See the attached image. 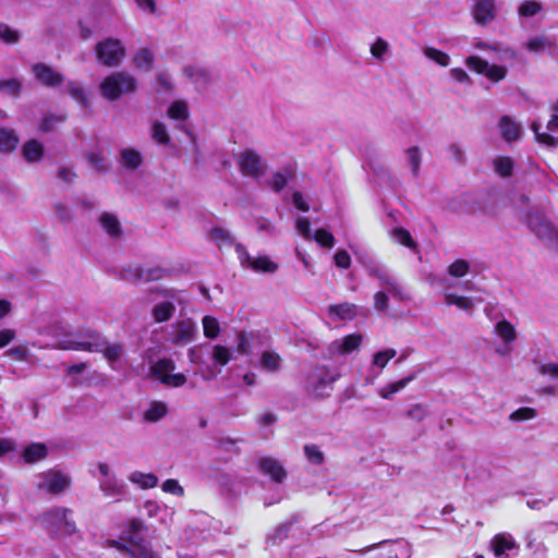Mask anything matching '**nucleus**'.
<instances>
[{"instance_id":"obj_1","label":"nucleus","mask_w":558,"mask_h":558,"mask_svg":"<svg viewBox=\"0 0 558 558\" xmlns=\"http://www.w3.org/2000/svg\"><path fill=\"white\" fill-rule=\"evenodd\" d=\"M337 379L328 366L317 364L305 375L304 390L311 398L322 399L329 396Z\"/></svg>"},{"instance_id":"obj_2","label":"nucleus","mask_w":558,"mask_h":558,"mask_svg":"<svg viewBox=\"0 0 558 558\" xmlns=\"http://www.w3.org/2000/svg\"><path fill=\"white\" fill-rule=\"evenodd\" d=\"M137 89V80L126 71H119L106 76L99 85L100 94L109 101L118 100L123 94Z\"/></svg>"},{"instance_id":"obj_3","label":"nucleus","mask_w":558,"mask_h":558,"mask_svg":"<svg viewBox=\"0 0 558 558\" xmlns=\"http://www.w3.org/2000/svg\"><path fill=\"white\" fill-rule=\"evenodd\" d=\"M146 530L147 527L141 519L133 518L125 524L120 538L132 546L136 558H157V554L151 550L143 536V532Z\"/></svg>"},{"instance_id":"obj_4","label":"nucleus","mask_w":558,"mask_h":558,"mask_svg":"<svg viewBox=\"0 0 558 558\" xmlns=\"http://www.w3.org/2000/svg\"><path fill=\"white\" fill-rule=\"evenodd\" d=\"M97 61L108 68L120 65L126 54V49L118 38L108 37L95 46Z\"/></svg>"},{"instance_id":"obj_5","label":"nucleus","mask_w":558,"mask_h":558,"mask_svg":"<svg viewBox=\"0 0 558 558\" xmlns=\"http://www.w3.org/2000/svg\"><path fill=\"white\" fill-rule=\"evenodd\" d=\"M525 223L541 241L558 246V230L543 214H529Z\"/></svg>"},{"instance_id":"obj_6","label":"nucleus","mask_w":558,"mask_h":558,"mask_svg":"<svg viewBox=\"0 0 558 558\" xmlns=\"http://www.w3.org/2000/svg\"><path fill=\"white\" fill-rule=\"evenodd\" d=\"M71 513V509L58 507L45 513L44 520L51 529L72 535L75 533L76 529L74 521L69 519V514Z\"/></svg>"},{"instance_id":"obj_7","label":"nucleus","mask_w":558,"mask_h":558,"mask_svg":"<svg viewBox=\"0 0 558 558\" xmlns=\"http://www.w3.org/2000/svg\"><path fill=\"white\" fill-rule=\"evenodd\" d=\"M32 72L35 80L48 88H57L64 82V75L54 70L51 65L37 62L32 65Z\"/></svg>"},{"instance_id":"obj_8","label":"nucleus","mask_w":558,"mask_h":558,"mask_svg":"<svg viewBox=\"0 0 558 558\" xmlns=\"http://www.w3.org/2000/svg\"><path fill=\"white\" fill-rule=\"evenodd\" d=\"M239 168L243 174L258 178L264 173L262 157L252 149H246L239 157Z\"/></svg>"},{"instance_id":"obj_9","label":"nucleus","mask_w":558,"mask_h":558,"mask_svg":"<svg viewBox=\"0 0 558 558\" xmlns=\"http://www.w3.org/2000/svg\"><path fill=\"white\" fill-rule=\"evenodd\" d=\"M48 493L58 495L71 486V477L60 470H49L43 474Z\"/></svg>"},{"instance_id":"obj_10","label":"nucleus","mask_w":558,"mask_h":558,"mask_svg":"<svg viewBox=\"0 0 558 558\" xmlns=\"http://www.w3.org/2000/svg\"><path fill=\"white\" fill-rule=\"evenodd\" d=\"M496 17V4L493 0H476L473 7V19L476 24L485 26Z\"/></svg>"},{"instance_id":"obj_11","label":"nucleus","mask_w":558,"mask_h":558,"mask_svg":"<svg viewBox=\"0 0 558 558\" xmlns=\"http://www.w3.org/2000/svg\"><path fill=\"white\" fill-rule=\"evenodd\" d=\"M258 469L265 475H268L276 483H282L287 472L282 464L272 458H262L258 461Z\"/></svg>"},{"instance_id":"obj_12","label":"nucleus","mask_w":558,"mask_h":558,"mask_svg":"<svg viewBox=\"0 0 558 558\" xmlns=\"http://www.w3.org/2000/svg\"><path fill=\"white\" fill-rule=\"evenodd\" d=\"M48 456V448L45 444L33 442L26 446L22 451V459L26 464H33L46 459Z\"/></svg>"},{"instance_id":"obj_13","label":"nucleus","mask_w":558,"mask_h":558,"mask_svg":"<svg viewBox=\"0 0 558 558\" xmlns=\"http://www.w3.org/2000/svg\"><path fill=\"white\" fill-rule=\"evenodd\" d=\"M501 137L508 142H515L521 136V126L509 116H502L499 120Z\"/></svg>"},{"instance_id":"obj_14","label":"nucleus","mask_w":558,"mask_h":558,"mask_svg":"<svg viewBox=\"0 0 558 558\" xmlns=\"http://www.w3.org/2000/svg\"><path fill=\"white\" fill-rule=\"evenodd\" d=\"M44 145L37 140H29L22 146L21 154L27 162H37L43 159Z\"/></svg>"},{"instance_id":"obj_15","label":"nucleus","mask_w":558,"mask_h":558,"mask_svg":"<svg viewBox=\"0 0 558 558\" xmlns=\"http://www.w3.org/2000/svg\"><path fill=\"white\" fill-rule=\"evenodd\" d=\"M99 223L111 238L118 239L123 233L119 219L110 213H102L99 217Z\"/></svg>"},{"instance_id":"obj_16","label":"nucleus","mask_w":558,"mask_h":558,"mask_svg":"<svg viewBox=\"0 0 558 558\" xmlns=\"http://www.w3.org/2000/svg\"><path fill=\"white\" fill-rule=\"evenodd\" d=\"M20 138L13 129L0 128V153L10 154L14 151Z\"/></svg>"},{"instance_id":"obj_17","label":"nucleus","mask_w":558,"mask_h":558,"mask_svg":"<svg viewBox=\"0 0 558 558\" xmlns=\"http://www.w3.org/2000/svg\"><path fill=\"white\" fill-rule=\"evenodd\" d=\"M417 373L418 372H413L411 374H409L407 377L400 379V380H397V381H393V383H390L388 385H386L385 387H383L379 391V395L383 399H390L392 397V395L401 391L402 389H404L411 381H413L414 379H416L417 377Z\"/></svg>"},{"instance_id":"obj_18","label":"nucleus","mask_w":558,"mask_h":558,"mask_svg":"<svg viewBox=\"0 0 558 558\" xmlns=\"http://www.w3.org/2000/svg\"><path fill=\"white\" fill-rule=\"evenodd\" d=\"M133 65L138 70L150 71L154 68L155 56L149 48H141L132 59Z\"/></svg>"},{"instance_id":"obj_19","label":"nucleus","mask_w":558,"mask_h":558,"mask_svg":"<svg viewBox=\"0 0 558 558\" xmlns=\"http://www.w3.org/2000/svg\"><path fill=\"white\" fill-rule=\"evenodd\" d=\"M291 530L290 522L277 524L266 536V543L270 546H278L289 537Z\"/></svg>"},{"instance_id":"obj_20","label":"nucleus","mask_w":558,"mask_h":558,"mask_svg":"<svg viewBox=\"0 0 558 558\" xmlns=\"http://www.w3.org/2000/svg\"><path fill=\"white\" fill-rule=\"evenodd\" d=\"M121 165L125 169L136 170L143 163L141 153L134 148H125L120 153Z\"/></svg>"},{"instance_id":"obj_21","label":"nucleus","mask_w":558,"mask_h":558,"mask_svg":"<svg viewBox=\"0 0 558 558\" xmlns=\"http://www.w3.org/2000/svg\"><path fill=\"white\" fill-rule=\"evenodd\" d=\"M78 336L82 338L80 342L85 344L97 345V350H85L86 352H100L104 350V345L107 344V340L94 329H88L84 332L78 333Z\"/></svg>"},{"instance_id":"obj_22","label":"nucleus","mask_w":558,"mask_h":558,"mask_svg":"<svg viewBox=\"0 0 558 558\" xmlns=\"http://www.w3.org/2000/svg\"><path fill=\"white\" fill-rule=\"evenodd\" d=\"M174 312V304L167 301L155 305L151 314L156 323H165L172 318Z\"/></svg>"},{"instance_id":"obj_23","label":"nucleus","mask_w":558,"mask_h":558,"mask_svg":"<svg viewBox=\"0 0 558 558\" xmlns=\"http://www.w3.org/2000/svg\"><path fill=\"white\" fill-rule=\"evenodd\" d=\"M66 114L64 113H48L41 118V121L38 126V131L41 133H49L56 130V128L63 123L66 120Z\"/></svg>"},{"instance_id":"obj_24","label":"nucleus","mask_w":558,"mask_h":558,"mask_svg":"<svg viewBox=\"0 0 558 558\" xmlns=\"http://www.w3.org/2000/svg\"><path fill=\"white\" fill-rule=\"evenodd\" d=\"M252 270L256 272H276L278 270V264L272 262L268 256L262 255L256 258H253L250 262L248 266Z\"/></svg>"},{"instance_id":"obj_25","label":"nucleus","mask_w":558,"mask_h":558,"mask_svg":"<svg viewBox=\"0 0 558 558\" xmlns=\"http://www.w3.org/2000/svg\"><path fill=\"white\" fill-rule=\"evenodd\" d=\"M363 337L361 333H350L343 337L341 344L338 348V352L342 355L350 354L351 352L359 350L362 345Z\"/></svg>"},{"instance_id":"obj_26","label":"nucleus","mask_w":558,"mask_h":558,"mask_svg":"<svg viewBox=\"0 0 558 558\" xmlns=\"http://www.w3.org/2000/svg\"><path fill=\"white\" fill-rule=\"evenodd\" d=\"M495 330L506 344H510L517 339V331L513 325L506 319L498 322L495 326Z\"/></svg>"},{"instance_id":"obj_27","label":"nucleus","mask_w":558,"mask_h":558,"mask_svg":"<svg viewBox=\"0 0 558 558\" xmlns=\"http://www.w3.org/2000/svg\"><path fill=\"white\" fill-rule=\"evenodd\" d=\"M168 413V407L161 401H154L144 413V420L147 422H158Z\"/></svg>"},{"instance_id":"obj_28","label":"nucleus","mask_w":558,"mask_h":558,"mask_svg":"<svg viewBox=\"0 0 558 558\" xmlns=\"http://www.w3.org/2000/svg\"><path fill=\"white\" fill-rule=\"evenodd\" d=\"M174 368L175 364L171 359L162 357L150 366V374L161 381V378L168 376Z\"/></svg>"},{"instance_id":"obj_29","label":"nucleus","mask_w":558,"mask_h":558,"mask_svg":"<svg viewBox=\"0 0 558 558\" xmlns=\"http://www.w3.org/2000/svg\"><path fill=\"white\" fill-rule=\"evenodd\" d=\"M514 546L515 543L504 534H497L492 539V547L496 557L502 556L506 550H511Z\"/></svg>"},{"instance_id":"obj_30","label":"nucleus","mask_w":558,"mask_h":558,"mask_svg":"<svg viewBox=\"0 0 558 558\" xmlns=\"http://www.w3.org/2000/svg\"><path fill=\"white\" fill-rule=\"evenodd\" d=\"M260 366L268 372H277L281 366V357L278 353L264 351L260 354Z\"/></svg>"},{"instance_id":"obj_31","label":"nucleus","mask_w":558,"mask_h":558,"mask_svg":"<svg viewBox=\"0 0 558 558\" xmlns=\"http://www.w3.org/2000/svg\"><path fill=\"white\" fill-rule=\"evenodd\" d=\"M130 481L137 484L142 488H154L158 484V477L153 473H143L135 471L131 474Z\"/></svg>"},{"instance_id":"obj_32","label":"nucleus","mask_w":558,"mask_h":558,"mask_svg":"<svg viewBox=\"0 0 558 558\" xmlns=\"http://www.w3.org/2000/svg\"><path fill=\"white\" fill-rule=\"evenodd\" d=\"M494 169L502 178H509L513 173V160L508 156H500L494 159Z\"/></svg>"},{"instance_id":"obj_33","label":"nucleus","mask_w":558,"mask_h":558,"mask_svg":"<svg viewBox=\"0 0 558 558\" xmlns=\"http://www.w3.org/2000/svg\"><path fill=\"white\" fill-rule=\"evenodd\" d=\"M291 178H292V171L290 168H287L284 170V172H280V171L275 172L269 182V187L274 192L279 193L286 187L289 179H291Z\"/></svg>"},{"instance_id":"obj_34","label":"nucleus","mask_w":558,"mask_h":558,"mask_svg":"<svg viewBox=\"0 0 558 558\" xmlns=\"http://www.w3.org/2000/svg\"><path fill=\"white\" fill-rule=\"evenodd\" d=\"M167 114L172 120L184 121L189 118L187 105L182 100H175L168 108Z\"/></svg>"},{"instance_id":"obj_35","label":"nucleus","mask_w":558,"mask_h":558,"mask_svg":"<svg viewBox=\"0 0 558 558\" xmlns=\"http://www.w3.org/2000/svg\"><path fill=\"white\" fill-rule=\"evenodd\" d=\"M23 84L19 78L0 80V92L7 93L12 98L21 96Z\"/></svg>"},{"instance_id":"obj_36","label":"nucleus","mask_w":558,"mask_h":558,"mask_svg":"<svg viewBox=\"0 0 558 558\" xmlns=\"http://www.w3.org/2000/svg\"><path fill=\"white\" fill-rule=\"evenodd\" d=\"M204 336L208 339H216L220 333L219 322L209 315L203 317Z\"/></svg>"},{"instance_id":"obj_37","label":"nucleus","mask_w":558,"mask_h":558,"mask_svg":"<svg viewBox=\"0 0 558 558\" xmlns=\"http://www.w3.org/2000/svg\"><path fill=\"white\" fill-rule=\"evenodd\" d=\"M542 3L534 0H524L518 8V13L522 17H532L542 11Z\"/></svg>"},{"instance_id":"obj_38","label":"nucleus","mask_w":558,"mask_h":558,"mask_svg":"<svg viewBox=\"0 0 558 558\" xmlns=\"http://www.w3.org/2000/svg\"><path fill=\"white\" fill-rule=\"evenodd\" d=\"M151 137L155 142H157L160 145H168L171 142V137L167 131L166 125L159 121H156L153 124Z\"/></svg>"},{"instance_id":"obj_39","label":"nucleus","mask_w":558,"mask_h":558,"mask_svg":"<svg viewBox=\"0 0 558 558\" xmlns=\"http://www.w3.org/2000/svg\"><path fill=\"white\" fill-rule=\"evenodd\" d=\"M445 302L447 305H456L457 307L469 311L472 310L474 303L471 298L457 295L454 293H449L445 296Z\"/></svg>"},{"instance_id":"obj_40","label":"nucleus","mask_w":558,"mask_h":558,"mask_svg":"<svg viewBox=\"0 0 558 558\" xmlns=\"http://www.w3.org/2000/svg\"><path fill=\"white\" fill-rule=\"evenodd\" d=\"M329 313L337 315L341 319H351L355 315V305L350 303L330 305Z\"/></svg>"},{"instance_id":"obj_41","label":"nucleus","mask_w":558,"mask_h":558,"mask_svg":"<svg viewBox=\"0 0 558 558\" xmlns=\"http://www.w3.org/2000/svg\"><path fill=\"white\" fill-rule=\"evenodd\" d=\"M304 454L306 459L315 465H322L325 462V456L317 445H305Z\"/></svg>"},{"instance_id":"obj_42","label":"nucleus","mask_w":558,"mask_h":558,"mask_svg":"<svg viewBox=\"0 0 558 558\" xmlns=\"http://www.w3.org/2000/svg\"><path fill=\"white\" fill-rule=\"evenodd\" d=\"M314 240L325 248L333 247L336 242L333 234L325 228H319L315 231Z\"/></svg>"},{"instance_id":"obj_43","label":"nucleus","mask_w":558,"mask_h":558,"mask_svg":"<svg viewBox=\"0 0 558 558\" xmlns=\"http://www.w3.org/2000/svg\"><path fill=\"white\" fill-rule=\"evenodd\" d=\"M0 40L7 45H14L20 40V33L5 23H0Z\"/></svg>"},{"instance_id":"obj_44","label":"nucleus","mask_w":558,"mask_h":558,"mask_svg":"<svg viewBox=\"0 0 558 558\" xmlns=\"http://www.w3.org/2000/svg\"><path fill=\"white\" fill-rule=\"evenodd\" d=\"M104 354V357L109 363H114L119 361L123 353V347L120 343H113V344H105L104 350L100 351Z\"/></svg>"},{"instance_id":"obj_45","label":"nucleus","mask_w":558,"mask_h":558,"mask_svg":"<svg viewBox=\"0 0 558 558\" xmlns=\"http://www.w3.org/2000/svg\"><path fill=\"white\" fill-rule=\"evenodd\" d=\"M58 348L66 351L97 350V345H90L80 342V340L63 339L59 342Z\"/></svg>"},{"instance_id":"obj_46","label":"nucleus","mask_w":558,"mask_h":558,"mask_svg":"<svg viewBox=\"0 0 558 558\" xmlns=\"http://www.w3.org/2000/svg\"><path fill=\"white\" fill-rule=\"evenodd\" d=\"M392 234H393L395 239L399 243L404 245L405 247H409V248H415L416 247L415 241L413 240L411 233L407 229H404L402 227L395 228L392 230Z\"/></svg>"},{"instance_id":"obj_47","label":"nucleus","mask_w":558,"mask_h":558,"mask_svg":"<svg viewBox=\"0 0 558 558\" xmlns=\"http://www.w3.org/2000/svg\"><path fill=\"white\" fill-rule=\"evenodd\" d=\"M465 64L477 74H485L488 68V62L478 56H469L465 59Z\"/></svg>"},{"instance_id":"obj_48","label":"nucleus","mask_w":558,"mask_h":558,"mask_svg":"<svg viewBox=\"0 0 558 558\" xmlns=\"http://www.w3.org/2000/svg\"><path fill=\"white\" fill-rule=\"evenodd\" d=\"M424 54L428 59L433 60L434 62H436L437 64H439L441 66H447L450 61V58L446 52H444L439 49H436L434 47H427L424 50Z\"/></svg>"},{"instance_id":"obj_49","label":"nucleus","mask_w":558,"mask_h":558,"mask_svg":"<svg viewBox=\"0 0 558 558\" xmlns=\"http://www.w3.org/2000/svg\"><path fill=\"white\" fill-rule=\"evenodd\" d=\"M525 46L529 51L538 52L544 50L546 47H551L553 43L545 36H535L531 37Z\"/></svg>"},{"instance_id":"obj_50","label":"nucleus","mask_w":558,"mask_h":558,"mask_svg":"<svg viewBox=\"0 0 558 558\" xmlns=\"http://www.w3.org/2000/svg\"><path fill=\"white\" fill-rule=\"evenodd\" d=\"M470 270V265L465 259H457L448 267V274L454 278L465 276Z\"/></svg>"},{"instance_id":"obj_51","label":"nucleus","mask_w":558,"mask_h":558,"mask_svg":"<svg viewBox=\"0 0 558 558\" xmlns=\"http://www.w3.org/2000/svg\"><path fill=\"white\" fill-rule=\"evenodd\" d=\"M231 352L227 347L220 344L214 347L213 360L217 364L225 366L231 361Z\"/></svg>"},{"instance_id":"obj_52","label":"nucleus","mask_w":558,"mask_h":558,"mask_svg":"<svg viewBox=\"0 0 558 558\" xmlns=\"http://www.w3.org/2000/svg\"><path fill=\"white\" fill-rule=\"evenodd\" d=\"M396 354L397 351L395 349L378 351L374 354L373 363L374 365L384 368L388 362L396 356Z\"/></svg>"},{"instance_id":"obj_53","label":"nucleus","mask_w":558,"mask_h":558,"mask_svg":"<svg viewBox=\"0 0 558 558\" xmlns=\"http://www.w3.org/2000/svg\"><path fill=\"white\" fill-rule=\"evenodd\" d=\"M485 76L494 83L502 81L507 76V69L504 65H488Z\"/></svg>"},{"instance_id":"obj_54","label":"nucleus","mask_w":558,"mask_h":558,"mask_svg":"<svg viewBox=\"0 0 558 558\" xmlns=\"http://www.w3.org/2000/svg\"><path fill=\"white\" fill-rule=\"evenodd\" d=\"M429 415L427 407L422 403H416L407 412V416L413 421L422 422Z\"/></svg>"},{"instance_id":"obj_55","label":"nucleus","mask_w":558,"mask_h":558,"mask_svg":"<svg viewBox=\"0 0 558 558\" xmlns=\"http://www.w3.org/2000/svg\"><path fill=\"white\" fill-rule=\"evenodd\" d=\"M407 154H408L409 161H410V165L412 168V172H413L414 177H417L418 172H420V166H421L420 149L417 146H413L407 150Z\"/></svg>"},{"instance_id":"obj_56","label":"nucleus","mask_w":558,"mask_h":558,"mask_svg":"<svg viewBox=\"0 0 558 558\" xmlns=\"http://www.w3.org/2000/svg\"><path fill=\"white\" fill-rule=\"evenodd\" d=\"M69 95L76 101H78L83 107H87L88 100L85 95V92L82 87L77 86L75 83L70 82L68 86Z\"/></svg>"},{"instance_id":"obj_57","label":"nucleus","mask_w":558,"mask_h":558,"mask_svg":"<svg viewBox=\"0 0 558 558\" xmlns=\"http://www.w3.org/2000/svg\"><path fill=\"white\" fill-rule=\"evenodd\" d=\"M186 380V376L182 373L168 374V376L161 378L163 385L175 388L184 386Z\"/></svg>"},{"instance_id":"obj_58","label":"nucleus","mask_w":558,"mask_h":558,"mask_svg":"<svg viewBox=\"0 0 558 558\" xmlns=\"http://www.w3.org/2000/svg\"><path fill=\"white\" fill-rule=\"evenodd\" d=\"M536 410L529 407H523L511 413L512 421H527L536 416Z\"/></svg>"},{"instance_id":"obj_59","label":"nucleus","mask_w":558,"mask_h":558,"mask_svg":"<svg viewBox=\"0 0 558 558\" xmlns=\"http://www.w3.org/2000/svg\"><path fill=\"white\" fill-rule=\"evenodd\" d=\"M165 493L172 494L174 496H183L184 489L177 480L169 478L162 483L161 486Z\"/></svg>"},{"instance_id":"obj_60","label":"nucleus","mask_w":558,"mask_h":558,"mask_svg":"<svg viewBox=\"0 0 558 558\" xmlns=\"http://www.w3.org/2000/svg\"><path fill=\"white\" fill-rule=\"evenodd\" d=\"M335 264L338 268L348 269L351 266V256L345 250H339L333 256Z\"/></svg>"},{"instance_id":"obj_61","label":"nucleus","mask_w":558,"mask_h":558,"mask_svg":"<svg viewBox=\"0 0 558 558\" xmlns=\"http://www.w3.org/2000/svg\"><path fill=\"white\" fill-rule=\"evenodd\" d=\"M123 278L129 281L133 282H140L143 281V268L135 266V267H128L123 269Z\"/></svg>"},{"instance_id":"obj_62","label":"nucleus","mask_w":558,"mask_h":558,"mask_svg":"<svg viewBox=\"0 0 558 558\" xmlns=\"http://www.w3.org/2000/svg\"><path fill=\"white\" fill-rule=\"evenodd\" d=\"M388 51V44L383 38H377L372 45L371 52L374 58L381 59L383 56Z\"/></svg>"},{"instance_id":"obj_63","label":"nucleus","mask_w":558,"mask_h":558,"mask_svg":"<svg viewBox=\"0 0 558 558\" xmlns=\"http://www.w3.org/2000/svg\"><path fill=\"white\" fill-rule=\"evenodd\" d=\"M100 487L106 496L116 497V496H121L124 494L123 486H119L116 483H113V484L110 482L102 483L100 485Z\"/></svg>"},{"instance_id":"obj_64","label":"nucleus","mask_w":558,"mask_h":558,"mask_svg":"<svg viewBox=\"0 0 558 558\" xmlns=\"http://www.w3.org/2000/svg\"><path fill=\"white\" fill-rule=\"evenodd\" d=\"M87 159L89 163L98 171L105 172L107 171V167L104 163V158L99 153H89L87 155Z\"/></svg>"}]
</instances>
